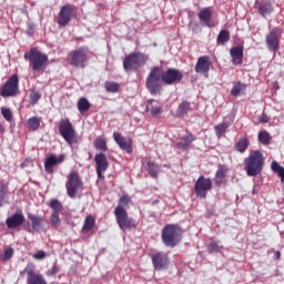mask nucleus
I'll use <instances>...</instances> for the list:
<instances>
[{
  "label": "nucleus",
  "instance_id": "obj_49",
  "mask_svg": "<svg viewBox=\"0 0 284 284\" xmlns=\"http://www.w3.org/2000/svg\"><path fill=\"white\" fill-rule=\"evenodd\" d=\"M282 34H283V29H281V28H274L270 32V37H281Z\"/></svg>",
  "mask_w": 284,
  "mask_h": 284
},
{
  "label": "nucleus",
  "instance_id": "obj_45",
  "mask_svg": "<svg viewBox=\"0 0 284 284\" xmlns=\"http://www.w3.org/2000/svg\"><path fill=\"white\" fill-rule=\"evenodd\" d=\"M50 223L53 227H58V225H60L61 223V217L59 216V213L57 212H51V216H50Z\"/></svg>",
  "mask_w": 284,
  "mask_h": 284
},
{
  "label": "nucleus",
  "instance_id": "obj_7",
  "mask_svg": "<svg viewBox=\"0 0 284 284\" xmlns=\"http://www.w3.org/2000/svg\"><path fill=\"white\" fill-rule=\"evenodd\" d=\"M145 63H148V55L141 52H135V53L129 54L123 60V68L126 72H130L132 70H139V68H143Z\"/></svg>",
  "mask_w": 284,
  "mask_h": 284
},
{
  "label": "nucleus",
  "instance_id": "obj_1",
  "mask_svg": "<svg viewBox=\"0 0 284 284\" xmlns=\"http://www.w3.org/2000/svg\"><path fill=\"white\" fill-rule=\"evenodd\" d=\"M265 165V158L261 151H251L250 155L245 159L244 170L247 176H258L263 172Z\"/></svg>",
  "mask_w": 284,
  "mask_h": 284
},
{
  "label": "nucleus",
  "instance_id": "obj_10",
  "mask_svg": "<svg viewBox=\"0 0 284 284\" xmlns=\"http://www.w3.org/2000/svg\"><path fill=\"white\" fill-rule=\"evenodd\" d=\"M212 179L205 178L203 175L199 176L195 181L194 192L197 199H207V193L212 190Z\"/></svg>",
  "mask_w": 284,
  "mask_h": 284
},
{
  "label": "nucleus",
  "instance_id": "obj_15",
  "mask_svg": "<svg viewBox=\"0 0 284 284\" xmlns=\"http://www.w3.org/2000/svg\"><path fill=\"white\" fill-rule=\"evenodd\" d=\"M151 261L154 270L158 272H162L163 270H168V265H170V257H168L166 253L158 252L151 256Z\"/></svg>",
  "mask_w": 284,
  "mask_h": 284
},
{
  "label": "nucleus",
  "instance_id": "obj_11",
  "mask_svg": "<svg viewBox=\"0 0 284 284\" xmlns=\"http://www.w3.org/2000/svg\"><path fill=\"white\" fill-rule=\"evenodd\" d=\"M74 17H77V6L65 4L60 9L58 23L61 28H65Z\"/></svg>",
  "mask_w": 284,
  "mask_h": 284
},
{
  "label": "nucleus",
  "instance_id": "obj_53",
  "mask_svg": "<svg viewBox=\"0 0 284 284\" xmlns=\"http://www.w3.org/2000/svg\"><path fill=\"white\" fill-rule=\"evenodd\" d=\"M59 272V266H57V264H54L51 270L48 271V276H54V274H57Z\"/></svg>",
  "mask_w": 284,
  "mask_h": 284
},
{
  "label": "nucleus",
  "instance_id": "obj_59",
  "mask_svg": "<svg viewBox=\"0 0 284 284\" xmlns=\"http://www.w3.org/2000/svg\"><path fill=\"white\" fill-rule=\"evenodd\" d=\"M27 232H32V229H28Z\"/></svg>",
  "mask_w": 284,
  "mask_h": 284
},
{
  "label": "nucleus",
  "instance_id": "obj_34",
  "mask_svg": "<svg viewBox=\"0 0 284 284\" xmlns=\"http://www.w3.org/2000/svg\"><path fill=\"white\" fill-rule=\"evenodd\" d=\"M227 128H230V122H225V121L215 125L216 136H219V139H221V136H223L225 134V132H227Z\"/></svg>",
  "mask_w": 284,
  "mask_h": 284
},
{
  "label": "nucleus",
  "instance_id": "obj_18",
  "mask_svg": "<svg viewBox=\"0 0 284 284\" xmlns=\"http://www.w3.org/2000/svg\"><path fill=\"white\" fill-rule=\"evenodd\" d=\"M23 223H26V216H23L21 211L12 214L6 220L9 230H17V227H21Z\"/></svg>",
  "mask_w": 284,
  "mask_h": 284
},
{
  "label": "nucleus",
  "instance_id": "obj_44",
  "mask_svg": "<svg viewBox=\"0 0 284 284\" xmlns=\"http://www.w3.org/2000/svg\"><path fill=\"white\" fill-rule=\"evenodd\" d=\"M258 141L263 145H270V133L267 131H263L258 133Z\"/></svg>",
  "mask_w": 284,
  "mask_h": 284
},
{
  "label": "nucleus",
  "instance_id": "obj_41",
  "mask_svg": "<svg viewBox=\"0 0 284 284\" xmlns=\"http://www.w3.org/2000/svg\"><path fill=\"white\" fill-rule=\"evenodd\" d=\"M225 183V171L219 169L215 173V185H223Z\"/></svg>",
  "mask_w": 284,
  "mask_h": 284
},
{
  "label": "nucleus",
  "instance_id": "obj_31",
  "mask_svg": "<svg viewBox=\"0 0 284 284\" xmlns=\"http://www.w3.org/2000/svg\"><path fill=\"white\" fill-rule=\"evenodd\" d=\"M48 206L52 210V212H55V214L63 212V204L57 199L50 200Z\"/></svg>",
  "mask_w": 284,
  "mask_h": 284
},
{
  "label": "nucleus",
  "instance_id": "obj_2",
  "mask_svg": "<svg viewBox=\"0 0 284 284\" xmlns=\"http://www.w3.org/2000/svg\"><path fill=\"white\" fill-rule=\"evenodd\" d=\"M24 59L29 61V65L33 72H43L48 67V57L37 48H31L26 52Z\"/></svg>",
  "mask_w": 284,
  "mask_h": 284
},
{
  "label": "nucleus",
  "instance_id": "obj_54",
  "mask_svg": "<svg viewBox=\"0 0 284 284\" xmlns=\"http://www.w3.org/2000/svg\"><path fill=\"white\" fill-rule=\"evenodd\" d=\"M27 34H29V37L34 36V24H28Z\"/></svg>",
  "mask_w": 284,
  "mask_h": 284
},
{
  "label": "nucleus",
  "instance_id": "obj_5",
  "mask_svg": "<svg viewBox=\"0 0 284 284\" xmlns=\"http://www.w3.org/2000/svg\"><path fill=\"white\" fill-rule=\"evenodd\" d=\"M162 242L166 247H176L181 242V230L174 224H168L162 230Z\"/></svg>",
  "mask_w": 284,
  "mask_h": 284
},
{
  "label": "nucleus",
  "instance_id": "obj_6",
  "mask_svg": "<svg viewBox=\"0 0 284 284\" xmlns=\"http://www.w3.org/2000/svg\"><path fill=\"white\" fill-rule=\"evenodd\" d=\"M90 54V50L88 47H80L68 54L70 65L73 68H85V63H88V55Z\"/></svg>",
  "mask_w": 284,
  "mask_h": 284
},
{
  "label": "nucleus",
  "instance_id": "obj_29",
  "mask_svg": "<svg viewBox=\"0 0 284 284\" xmlns=\"http://www.w3.org/2000/svg\"><path fill=\"white\" fill-rule=\"evenodd\" d=\"M257 12L262 17H267V16L272 14V12H274V8L272 7V2H270V1L261 2L257 7Z\"/></svg>",
  "mask_w": 284,
  "mask_h": 284
},
{
  "label": "nucleus",
  "instance_id": "obj_14",
  "mask_svg": "<svg viewBox=\"0 0 284 284\" xmlns=\"http://www.w3.org/2000/svg\"><path fill=\"white\" fill-rule=\"evenodd\" d=\"M161 79L164 85H174V83L182 81L183 73L179 69L170 68L161 72Z\"/></svg>",
  "mask_w": 284,
  "mask_h": 284
},
{
  "label": "nucleus",
  "instance_id": "obj_48",
  "mask_svg": "<svg viewBox=\"0 0 284 284\" xmlns=\"http://www.w3.org/2000/svg\"><path fill=\"white\" fill-rule=\"evenodd\" d=\"M207 250H209L210 253L219 252V250H221V246H219V242H211L207 245Z\"/></svg>",
  "mask_w": 284,
  "mask_h": 284
},
{
  "label": "nucleus",
  "instance_id": "obj_32",
  "mask_svg": "<svg viewBox=\"0 0 284 284\" xmlns=\"http://www.w3.org/2000/svg\"><path fill=\"white\" fill-rule=\"evenodd\" d=\"M246 88L247 87L245 84H243L241 82H235L231 90L232 97H241V94H243V92H245Z\"/></svg>",
  "mask_w": 284,
  "mask_h": 284
},
{
  "label": "nucleus",
  "instance_id": "obj_12",
  "mask_svg": "<svg viewBox=\"0 0 284 284\" xmlns=\"http://www.w3.org/2000/svg\"><path fill=\"white\" fill-rule=\"evenodd\" d=\"M34 270V264L30 263L20 272L21 276H26L27 274V284H48L43 275L37 274Z\"/></svg>",
  "mask_w": 284,
  "mask_h": 284
},
{
  "label": "nucleus",
  "instance_id": "obj_52",
  "mask_svg": "<svg viewBox=\"0 0 284 284\" xmlns=\"http://www.w3.org/2000/svg\"><path fill=\"white\" fill-rule=\"evenodd\" d=\"M258 123H270V116H267L266 113H262V115L258 118Z\"/></svg>",
  "mask_w": 284,
  "mask_h": 284
},
{
  "label": "nucleus",
  "instance_id": "obj_37",
  "mask_svg": "<svg viewBox=\"0 0 284 284\" xmlns=\"http://www.w3.org/2000/svg\"><path fill=\"white\" fill-rule=\"evenodd\" d=\"M271 170H273L275 172V174H277L282 181V183H284V168L281 166V164H278V162L273 161L271 164Z\"/></svg>",
  "mask_w": 284,
  "mask_h": 284
},
{
  "label": "nucleus",
  "instance_id": "obj_26",
  "mask_svg": "<svg viewBox=\"0 0 284 284\" xmlns=\"http://www.w3.org/2000/svg\"><path fill=\"white\" fill-rule=\"evenodd\" d=\"M28 219L30 220L31 227L34 232H39L41 227H43V216L29 213Z\"/></svg>",
  "mask_w": 284,
  "mask_h": 284
},
{
  "label": "nucleus",
  "instance_id": "obj_17",
  "mask_svg": "<svg viewBox=\"0 0 284 284\" xmlns=\"http://www.w3.org/2000/svg\"><path fill=\"white\" fill-rule=\"evenodd\" d=\"M197 17L200 22L206 26V28H215L216 22L212 20V7L201 9Z\"/></svg>",
  "mask_w": 284,
  "mask_h": 284
},
{
  "label": "nucleus",
  "instance_id": "obj_56",
  "mask_svg": "<svg viewBox=\"0 0 284 284\" xmlns=\"http://www.w3.org/2000/svg\"><path fill=\"white\" fill-rule=\"evenodd\" d=\"M0 134H6V126L0 122Z\"/></svg>",
  "mask_w": 284,
  "mask_h": 284
},
{
  "label": "nucleus",
  "instance_id": "obj_39",
  "mask_svg": "<svg viewBox=\"0 0 284 284\" xmlns=\"http://www.w3.org/2000/svg\"><path fill=\"white\" fill-rule=\"evenodd\" d=\"M12 256H14V248L7 247V248H4L3 254L0 255V261L2 263H6V261H10V258H12Z\"/></svg>",
  "mask_w": 284,
  "mask_h": 284
},
{
  "label": "nucleus",
  "instance_id": "obj_19",
  "mask_svg": "<svg viewBox=\"0 0 284 284\" xmlns=\"http://www.w3.org/2000/svg\"><path fill=\"white\" fill-rule=\"evenodd\" d=\"M94 162L97 165L98 179H105V176H103V172L108 170V159L105 158V154L103 153L95 154Z\"/></svg>",
  "mask_w": 284,
  "mask_h": 284
},
{
  "label": "nucleus",
  "instance_id": "obj_58",
  "mask_svg": "<svg viewBox=\"0 0 284 284\" xmlns=\"http://www.w3.org/2000/svg\"><path fill=\"white\" fill-rule=\"evenodd\" d=\"M104 88H105V90H108V83H104Z\"/></svg>",
  "mask_w": 284,
  "mask_h": 284
},
{
  "label": "nucleus",
  "instance_id": "obj_43",
  "mask_svg": "<svg viewBox=\"0 0 284 284\" xmlns=\"http://www.w3.org/2000/svg\"><path fill=\"white\" fill-rule=\"evenodd\" d=\"M94 148H95V150H106V148H108V142H106L105 139H103V138H98V139L94 141Z\"/></svg>",
  "mask_w": 284,
  "mask_h": 284
},
{
  "label": "nucleus",
  "instance_id": "obj_50",
  "mask_svg": "<svg viewBox=\"0 0 284 284\" xmlns=\"http://www.w3.org/2000/svg\"><path fill=\"white\" fill-rule=\"evenodd\" d=\"M32 256L37 261H41V260H43L45 257V252L44 251H38Z\"/></svg>",
  "mask_w": 284,
  "mask_h": 284
},
{
  "label": "nucleus",
  "instance_id": "obj_36",
  "mask_svg": "<svg viewBox=\"0 0 284 284\" xmlns=\"http://www.w3.org/2000/svg\"><path fill=\"white\" fill-rule=\"evenodd\" d=\"M95 220L92 215H88L84 220L82 232L88 233L92 227H94Z\"/></svg>",
  "mask_w": 284,
  "mask_h": 284
},
{
  "label": "nucleus",
  "instance_id": "obj_25",
  "mask_svg": "<svg viewBox=\"0 0 284 284\" xmlns=\"http://www.w3.org/2000/svg\"><path fill=\"white\" fill-rule=\"evenodd\" d=\"M192 102L183 101L179 104L175 111V116H178L179 119H185V116H187V114L192 112Z\"/></svg>",
  "mask_w": 284,
  "mask_h": 284
},
{
  "label": "nucleus",
  "instance_id": "obj_21",
  "mask_svg": "<svg viewBox=\"0 0 284 284\" xmlns=\"http://www.w3.org/2000/svg\"><path fill=\"white\" fill-rule=\"evenodd\" d=\"M243 44H237L230 49V55L232 59L233 65H242L243 64Z\"/></svg>",
  "mask_w": 284,
  "mask_h": 284
},
{
  "label": "nucleus",
  "instance_id": "obj_9",
  "mask_svg": "<svg viewBox=\"0 0 284 284\" xmlns=\"http://www.w3.org/2000/svg\"><path fill=\"white\" fill-rule=\"evenodd\" d=\"M19 94V75H11L0 90V97L8 99L10 97H17Z\"/></svg>",
  "mask_w": 284,
  "mask_h": 284
},
{
  "label": "nucleus",
  "instance_id": "obj_40",
  "mask_svg": "<svg viewBox=\"0 0 284 284\" xmlns=\"http://www.w3.org/2000/svg\"><path fill=\"white\" fill-rule=\"evenodd\" d=\"M248 145H250V141L246 138L241 139L236 143V151L243 153L245 152V150H247Z\"/></svg>",
  "mask_w": 284,
  "mask_h": 284
},
{
  "label": "nucleus",
  "instance_id": "obj_51",
  "mask_svg": "<svg viewBox=\"0 0 284 284\" xmlns=\"http://www.w3.org/2000/svg\"><path fill=\"white\" fill-rule=\"evenodd\" d=\"M230 41V37H217V44L219 45H225Z\"/></svg>",
  "mask_w": 284,
  "mask_h": 284
},
{
  "label": "nucleus",
  "instance_id": "obj_57",
  "mask_svg": "<svg viewBox=\"0 0 284 284\" xmlns=\"http://www.w3.org/2000/svg\"><path fill=\"white\" fill-rule=\"evenodd\" d=\"M278 258H281V253H280L278 251H276V252L274 253V260H275V261H278Z\"/></svg>",
  "mask_w": 284,
  "mask_h": 284
},
{
  "label": "nucleus",
  "instance_id": "obj_55",
  "mask_svg": "<svg viewBox=\"0 0 284 284\" xmlns=\"http://www.w3.org/2000/svg\"><path fill=\"white\" fill-rule=\"evenodd\" d=\"M217 37H230V32L225 29L221 30Z\"/></svg>",
  "mask_w": 284,
  "mask_h": 284
},
{
  "label": "nucleus",
  "instance_id": "obj_8",
  "mask_svg": "<svg viewBox=\"0 0 284 284\" xmlns=\"http://www.w3.org/2000/svg\"><path fill=\"white\" fill-rule=\"evenodd\" d=\"M65 187L68 196L70 199H77V192L83 189V181L78 172L73 171L69 173Z\"/></svg>",
  "mask_w": 284,
  "mask_h": 284
},
{
  "label": "nucleus",
  "instance_id": "obj_27",
  "mask_svg": "<svg viewBox=\"0 0 284 284\" xmlns=\"http://www.w3.org/2000/svg\"><path fill=\"white\" fill-rule=\"evenodd\" d=\"M194 141H196V138L192 133H189L180 139L178 148L185 151L190 145H192V143H194Z\"/></svg>",
  "mask_w": 284,
  "mask_h": 284
},
{
  "label": "nucleus",
  "instance_id": "obj_22",
  "mask_svg": "<svg viewBox=\"0 0 284 284\" xmlns=\"http://www.w3.org/2000/svg\"><path fill=\"white\" fill-rule=\"evenodd\" d=\"M113 139L121 150H124V152H128V154L132 153L131 140H125L119 132L113 133Z\"/></svg>",
  "mask_w": 284,
  "mask_h": 284
},
{
  "label": "nucleus",
  "instance_id": "obj_16",
  "mask_svg": "<svg viewBox=\"0 0 284 284\" xmlns=\"http://www.w3.org/2000/svg\"><path fill=\"white\" fill-rule=\"evenodd\" d=\"M63 161H65V156L63 154L59 156L54 154L48 155L44 161V171L47 174H54V168H57V165H61Z\"/></svg>",
  "mask_w": 284,
  "mask_h": 284
},
{
  "label": "nucleus",
  "instance_id": "obj_38",
  "mask_svg": "<svg viewBox=\"0 0 284 284\" xmlns=\"http://www.w3.org/2000/svg\"><path fill=\"white\" fill-rule=\"evenodd\" d=\"M27 125L28 128H30V130H33L34 132L36 130H39L41 125V120L37 116L29 118L27 121Z\"/></svg>",
  "mask_w": 284,
  "mask_h": 284
},
{
  "label": "nucleus",
  "instance_id": "obj_20",
  "mask_svg": "<svg viewBox=\"0 0 284 284\" xmlns=\"http://www.w3.org/2000/svg\"><path fill=\"white\" fill-rule=\"evenodd\" d=\"M210 68H212V61L210 60V57L204 55L197 59L195 64V72L197 74H207L210 72Z\"/></svg>",
  "mask_w": 284,
  "mask_h": 284
},
{
  "label": "nucleus",
  "instance_id": "obj_46",
  "mask_svg": "<svg viewBox=\"0 0 284 284\" xmlns=\"http://www.w3.org/2000/svg\"><path fill=\"white\" fill-rule=\"evenodd\" d=\"M30 103L32 105L39 103V100L41 99V93L39 91H31L29 94Z\"/></svg>",
  "mask_w": 284,
  "mask_h": 284
},
{
  "label": "nucleus",
  "instance_id": "obj_47",
  "mask_svg": "<svg viewBox=\"0 0 284 284\" xmlns=\"http://www.w3.org/2000/svg\"><path fill=\"white\" fill-rule=\"evenodd\" d=\"M121 89V84H119L118 82H109L108 83V92H119V90Z\"/></svg>",
  "mask_w": 284,
  "mask_h": 284
},
{
  "label": "nucleus",
  "instance_id": "obj_33",
  "mask_svg": "<svg viewBox=\"0 0 284 284\" xmlns=\"http://www.w3.org/2000/svg\"><path fill=\"white\" fill-rule=\"evenodd\" d=\"M91 108L90 101H88V99L85 98H80L78 101V110L81 114H83V112H88Z\"/></svg>",
  "mask_w": 284,
  "mask_h": 284
},
{
  "label": "nucleus",
  "instance_id": "obj_4",
  "mask_svg": "<svg viewBox=\"0 0 284 284\" xmlns=\"http://www.w3.org/2000/svg\"><path fill=\"white\" fill-rule=\"evenodd\" d=\"M163 80L161 79V67H154L146 77V89L153 97L161 94Z\"/></svg>",
  "mask_w": 284,
  "mask_h": 284
},
{
  "label": "nucleus",
  "instance_id": "obj_42",
  "mask_svg": "<svg viewBox=\"0 0 284 284\" xmlns=\"http://www.w3.org/2000/svg\"><path fill=\"white\" fill-rule=\"evenodd\" d=\"M1 114L4 120H7L9 123H11V121L13 119V114H12V110L10 108L2 106Z\"/></svg>",
  "mask_w": 284,
  "mask_h": 284
},
{
  "label": "nucleus",
  "instance_id": "obj_13",
  "mask_svg": "<svg viewBox=\"0 0 284 284\" xmlns=\"http://www.w3.org/2000/svg\"><path fill=\"white\" fill-rule=\"evenodd\" d=\"M115 221L122 232H130V230H136V220L130 217L126 213H114Z\"/></svg>",
  "mask_w": 284,
  "mask_h": 284
},
{
  "label": "nucleus",
  "instance_id": "obj_23",
  "mask_svg": "<svg viewBox=\"0 0 284 284\" xmlns=\"http://www.w3.org/2000/svg\"><path fill=\"white\" fill-rule=\"evenodd\" d=\"M130 203H132V197L128 194H123L116 207L114 209V214H122V213H128V210L130 209Z\"/></svg>",
  "mask_w": 284,
  "mask_h": 284
},
{
  "label": "nucleus",
  "instance_id": "obj_30",
  "mask_svg": "<svg viewBox=\"0 0 284 284\" xmlns=\"http://www.w3.org/2000/svg\"><path fill=\"white\" fill-rule=\"evenodd\" d=\"M158 102L155 100H150L146 110L148 112H151L152 116H161V113L163 112L161 106L156 104Z\"/></svg>",
  "mask_w": 284,
  "mask_h": 284
},
{
  "label": "nucleus",
  "instance_id": "obj_28",
  "mask_svg": "<svg viewBox=\"0 0 284 284\" xmlns=\"http://www.w3.org/2000/svg\"><path fill=\"white\" fill-rule=\"evenodd\" d=\"M9 183L0 180V207H3L4 203H8Z\"/></svg>",
  "mask_w": 284,
  "mask_h": 284
},
{
  "label": "nucleus",
  "instance_id": "obj_35",
  "mask_svg": "<svg viewBox=\"0 0 284 284\" xmlns=\"http://www.w3.org/2000/svg\"><path fill=\"white\" fill-rule=\"evenodd\" d=\"M266 43H267V48L271 52H276V50H278V38L277 37H267Z\"/></svg>",
  "mask_w": 284,
  "mask_h": 284
},
{
  "label": "nucleus",
  "instance_id": "obj_3",
  "mask_svg": "<svg viewBox=\"0 0 284 284\" xmlns=\"http://www.w3.org/2000/svg\"><path fill=\"white\" fill-rule=\"evenodd\" d=\"M58 130L60 136L68 143V145L72 146L74 143H78L77 140V130L70 119L64 118L58 122Z\"/></svg>",
  "mask_w": 284,
  "mask_h": 284
},
{
  "label": "nucleus",
  "instance_id": "obj_24",
  "mask_svg": "<svg viewBox=\"0 0 284 284\" xmlns=\"http://www.w3.org/2000/svg\"><path fill=\"white\" fill-rule=\"evenodd\" d=\"M143 166L146 170L149 176H151V179H159V174L161 173V165L149 160L143 161Z\"/></svg>",
  "mask_w": 284,
  "mask_h": 284
}]
</instances>
